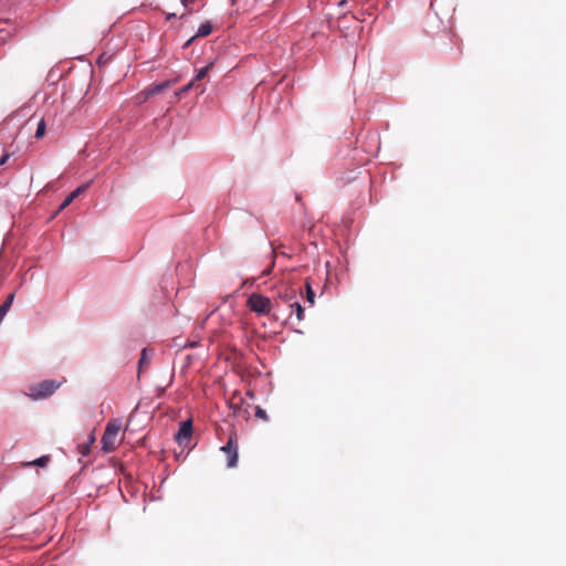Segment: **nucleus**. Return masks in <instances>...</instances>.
<instances>
[{"instance_id": "dca6fc26", "label": "nucleus", "mask_w": 566, "mask_h": 566, "mask_svg": "<svg viewBox=\"0 0 566 566\" xmlns=\"http://www.w3.org/2000/svg\"><path fill=\"white\" fill-rule=\"evenodd\" d=\"M50 461V457L49 455H42L40 458H38L36 460H34L31 464L32 465H39V467H45Z\"/></svg>"}, {"instance_id": "5701e85b", "label": "nucleus", "mask_w": 566, "mask_h": 566, "mask_svg": "<svg viewBox=\"0 0 566 566\" xmlns=\"http://www.w3.org/2000/svg\"><path fill=\"white\" fill-rule=\"evenodd\" d=\"M171 17H176V14H174V13L172 14H168L167 19H170Z\"/></svg>"}, {"instance_id": "9b49d317", "label": "nucleus", "mask_w": 566, "mask_h": 566, "mask_svg": "<svg viewBox=\"0 0 566 566\" xmlns=\"http://www.w3.org/2000/svg\"><path fill=\"white\" fill-rule=\"evenodd\" d=\"M280 298L285 302V303H292V300L295 298L296 296V291L291 289V287H286L285 289V292L284 293H280L279 294Z\"/></svg>"}, {"instance_id": "20e7f679", "label": "nucleus", "mask_w": 566, "mask_h": 566, "mask_svg": "<svg viewBox=\"0 0 566 566\" xmlns=\"http://www.w3.org/2000/svg\"><path fill=\"white\" fill-rule=\"evenodd\" d=\"M221 451L227 454V465L228 468H234L238 463V438L237 433L233 431L229 436V439L226 446L221 447Z\"/></svg>"}, {"instance_id": "b1692460", "label": "nucleus", "mask_w": 566, "mask_h": 566, "mask_svg": "<svg viewBox=\"0 0 566 566\" xmlns=\"http://www.w3.org/2000/svg\"><path fill=\"white\" fill-rule=\"evenodd\" d=\"M0 41H2V42H3V41H4V38H3V36H0Z\"/></svg>"}, {"instance_id": "ddd939ff", "label": "nucleus", "mask_w": 566, "mask_h": 566, "mask_svg": "<svg viewBox=\"0 0 566 566\" xmlns=\"http://www.w3.org/2000/svg\"><path fill=\"white\" fill-rule=\"evenodd\" d=\"M212 67H213V63L211 62L208 65H206L205 67L200 69L192 81H195V83H196L198 81L203 80L208 75L209 71Z\"/></svg>"}, {"instance_id": "39448f33", "label": "nucleus", "mask_w": 566, "mask_h": 566, "mask_svg": "<svg viewBox=\"0 0 566 566\" xmlns=\"http://www.w3.org/2000/svg\"><path fill=\"white\" fill-rule=\"evenodd\" d=\"M192 436V422L186 420L181 422L178 432L176 433V441L182 447H189Z\"/></svg>"}, {"instance_id": "423d86ee", "label": "nucleus", "mask_w": 566, "mask_h": 566, "mask_svg": "<svg viewBox=\"0 0 566 566\" xmlns=\"http://www.w3.org/2000/svg\"><path fill=\"white\" fill-rule=\"evenodd\" d=\"M174 83H175V81H165L163 83L155 84V85H153L150 87H147L140 94V95H143V99L142 101H146L150 96H154L156 94H160V93L169 90L174 85Z\"/></svg>"}, {"instance_id": "2eb2a0df", "label": "nucleus", "mask_w": 566, "mask_h": 566, "mask_svg": "<svg viewBox=\"0 0 566 566\" xmlns=\"http://www.w3.org/2000/svg\"><path fill=\"white\" fill-rule=\"evenodd\" d=\"M45 128H46L45 120H44V118H41L40 122L38 123V127H36L34 137L36 139L42 138L45 135Z\"/></svg>"}, {"instance_id": "7ed1b4c3", "label": "nucleus", "mask_w": 566, "mask_h": 566, "mask_svg": "<svg viewBox=\"0 0 566 566\" xmlns=\"http://www.w3.org/2000/svg\"><path fill=\"white\" fill-rule=\"evenodd\" d=\"M247 306L258 315H268L272 308L271 300L259 293H252L249 296Z\"/></svg>"}, {"instance_id": "6e6552de", "label": "nucleus", "mask_w": 566, "mask_h": 566, "mask_svg": "<svg viewBox=\"0 0 566 566\" xmlns=\"http://www.w3.org/2000/svg\"><path fill=\"white\" fill-rule=\"evenodd\" d=\"M150 357L148 356V352L146 348L142 350L139 363H138V376L146 369L149 365Z\"/></svg>"}, {"instance_id": "0eeeda50", "label": "nucleus", "mask_w": 566, "mask_h": 566, "mask_svg": "<svg viewBox=\"0 0 566 566\" xmlns=\"http://www.w3.org/2000/svg\"><path fill=\"white\" fill-rule=\"evenodd\" d=\"M88 188V185H82L78 188H76L74 191H72L62 202V205L59 208V211H62L67 206H70L74 199H76L82 192H84Z\"/></svg>"}, {"instance_id": "1a4fd4ad", "label": "nucleus", "mask_w": 566, "mask_h": 566, "mask_svg": "<svg viewBox=\"0 0 566 566\" xmlns=\"http://www.w3.org/2000/svg\"><path fill=\"white\" fill-rule=\"evenodd\" d=\"M13 298H14V294H9L7 300L0 305V323L2 322L3 317L7 315L8 311L10 310Z\"/></svg>"}, {"instance_id": "4be33fe9", "label": "nucleus", "mask_w": 566, "mask_h": 566, "mask_svg": "<svg viewBox=\"0 0 566 566\" xmlns=\"http://www.w3.org/2000/svg\"><path fill=\"white\" fill-rule=\"evenodd\" d=\"M180 1L184 4V7L187 8L191 0H180Z\"/></svg>"}, {"instance_id": "aec40b11", "label": "nucleus", "mask_w": 566, "mask_h": 566, "mask_svg": "<svg viewBox=\"0 0 566 566\" xmlns=\"http://www.w3.org/2000/svg\"><path fill=\"white\" fill-rule=\"evenodd\" d=\"M275 261L274 258H272L270 265L262 272V275H269L271 274L273 268H274Z\"/></svg>"}, {"instance_id": "9d476101", "label": "nucleus", "mask_w": 566, "mask_h": 566, "mask_svg": "<svg viewBox=\"0 0 566 566\" xmlns=\"http://www.w3.org/2000/svg\"><path fill=\"white\" fill-rule=\"evenodd\" d=\"M290 307L295 313V316H296L298 322L304 319V308L302 307V305L297 301H294V302L290 303Z\"/></svg>"}, {"instance_id": "f8f14e48", "label": "nucleus", "mask_w": 566, "mask_h": 566, "mask_svg": "<svg viewBox=\"0 0 566 566\" xmlns=\"http://www.w3.org/2000/svg\"><path fill=\"white\" fill-rule=\"evenodd\" d=\"M212 32V25L210 22L202 23L197 33L196 36H207Z\"/></svg>"}, {"instance_id": "a211bd4d", "label": "nucleus", "mask_w": 566, "mask_h": 566, "mask_svg": "<svg viewBox=\"0 0 566 566\" xmlns=\"http://www.w3.org/2000/svg\"><path fill=\"white\" fill-rule=\"evenodd\" d=\"M255 417L260 418L264 421L268 420V415H266L265 410H263L261 407L255 408Z\"/></svg>"}, {"instance_id": "f257e3e1", "label": "nucleus", "mask_w": 566, "mask_h": 566, "mask_svg": "<svg viewBox=\"0 0 566 566\" xmlns=\"http://www.w3.org/2000/svg\"><path fill=\"white\" fill-rule=\"evenodd\" d=\"M122 429V421L113 419L107 422L103 437L101 439L102 448L105 453L116 449L117 436Z\"/></svg>"}, {"instance_id": "6ab92c4d", "label": "nucleus", "mask_w": 566, "mask_h": 566, "mask_svg": "<svg viewBox=\"0 0 566 566\" xmlns=\"http://www.w3.org/2000/svg\"><path fill=\"white\" fill-rule=\"evenodd\" d=\"M95 441V438L94 437H91L90 438V443L87 446H80V452L83 454V455H86L88 454L90 452V444L93 443Z\"/></svg>"}, {"instance_id": "f03ea898", "label": "nucleus", "mask_w": 566, "mask_h": 566, "mask_svg": "<svg viewBox=\"0 0 566 566\" xmlns=\"http://www.w3.org/2000/svg\"><path fill=\"white\" fill-rule=\"evenodd\" d=\"M63 384V381H56L52 379H45L36 385L29 388V396L34 400L45 399L53 395Z\"/></svg>"}, {"instance_id": "412c9836", "label": "nucleus", "mask_w": 566, "mask_h": 566, "mask_svg": "<svg viewBox=\"0 0 566 566\" xmlns=\"http://www.w3.org/2000/svg\"><path fill=\"white\" fill-rule=\"evenodd\" d=\"M10 157V154L9 153H6L3 154L1 157H0V166L3 165Z\"/></svg>"}, {"instance_id": "4468645a", "label": "nucleus", "mask_w": 566, "mask_h": 566, "mask_svg": "<svg viewBox=\"0 0 566 566\" xmlns=\"http://www.w3.org/2000/svg\"><path fill=\"white\" fill-rule=\"evenodd\" d=\"M193 86H195V81H191L187 85H185L182 88L175 92V99L178 102L181 98V96L184 94L188 93Z\"/></svg>"}, {"instance_id": "f3484780", "label": "nucleus", "mask_w": 566, "mask_h": 566, "mask_svg": "<svg viewBox=\"0 0 566 566\" xmlns=\"http://www.w3.org/2000/svg\"><path fill=\"white\" fill-rule=\"evenodd\" d=\"M306 300L313 305L315 300V293L312 290L310 283H306Z\"/></svg>"}]
</instances>
